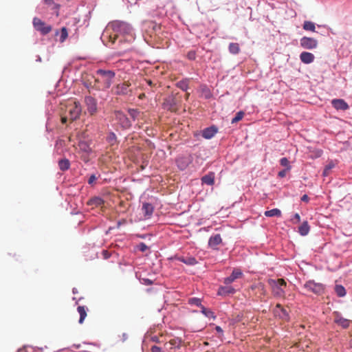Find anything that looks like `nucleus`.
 Wrapping results in <instances>:
<instances>
[{
	"mask_svg": "<svg viewBox=\"0 0 352 352\" xmlns=\"http://www.w3.org/2000/svg\"><path fill=\"white\" fill-rule=\"evenodd\" d=\"M109 25L113 31V35L109 36V41L116 47L122 43H131L135 38V30L132 25L123 21H114Z\"/></svg>",
	"mask_w": 352,
	"mask_h": 352,
	"instance_id": "obj_1",
	"label": "nucleus"
},
{
	"mask_svg": "<svg viewBox=\"0 0 352 352\" xmlns=\"http://www.w3.org/2000/svg\"><path fill=\"white\" fill-rule=\"evenodd\" d=\"M268 284L272 288V293L275 298H284L285 296V291L284 287H286V282L280 278L274 280V279H269Z\"/></svg>",
	"mask_w": 352,
	"mask_h": 352,
	"instance_id": "obj_2",
	"label": "nucleus"
},
{
	"mask_svg": "<svg viewBox=\"0 0 352 352\" xmlns=\"http://www.w3.org/2000/svg\"><path fill=\"white\" fill-rule=\"evenodd\" d=\"M96 74L100 76L103 79V89L110 88L112 85L113 80L115 78L116 73L113 70H106L98 69L96 72Z\"/></svg>",
	"mask_w": 352,
	"mask_h": 352,
	"instance_id": "obj_3",
	"label": "nucleus"
},
{
	"mask_svg": "<svg viewBox=\"0 0 352 352\" xmlns=\"http://www.w3.org/2000/svg\"><path fill=\"white\" fill-rule=\"evenodd\" d=\"M114 113L116 120L122 130H129L131 128L132 121L123 111L116 110Z\"/></svg>",
	"mask_w": 352,
	"mask_h": 352,
	"instance_id": "obj_4",
	"label": "nucleus"
},
{
	"mask_svg": "<svg viewBox=\"0 0 352 352\" xmlns=\"http://www.w3.org/2000/svg\"><path fill=\"white\" fill-rule=\"evenodd\" d=\"M193 158L190 154H180L175 158V164L179 170H185L192 162Z\"/></svg>",
	"mask_w": 352,
	"mask_h": 352,
	"instance_id": "obj_5",
	"label": "nucleus"
},
{
	"mask_svg": "<svg viewBox=\"0 0 352 352\" xmlns=\"http://www.w3.org/2000/svg\"><path fill=\"white\" fill-rule=\"evenodd\" d=\"M304 287L317 295L322 294L325 289V287L323 284L316 283L314 280L307 281L304 285Z\"/></svg>",
	"mask_w": 352,
	"mask_h": 352,
	"instance_id": "obj_6",
	"label": "nucleus"
},
{
	"mask_svg": "<svg viewBox=\"0 0 352 352\" xmlns=\"http://www.w3.org/2000/svg\"><path fill=\"white\" fill-rule=\"evenodd\" d=\"M84 102L87 111L89 115H95L98 111V105L97 100L91 96H85Z\"/></svg>",
	"mask_w": 352,
	"mask_h": 352,
	"instance_id": "obj_7",
	"label": "nucleus"
},
{
	"mask_svg": "<svg viewBox=\"0 0 352 352\" xmlns=\"http://www.w3.org/2000/svg\"><path fill=\"white\" fill-rule=\"evenodd\" d=\"M318 45V41L312 37L302 36L300 39V47L305 50H314L317 48Z\"/></svg>",
	"mask_w": 352,
	"mask_h": 352,
	"instance_id": "obj_8",
	"label": "nucleus"
},
{
	"mask_svg": "<svg viewBox=\"0 0 352 352\" xmlns=\"http://www.w3.org/2000/svg\"><path fill=\"white\" fill-rule=\"evenodd\" d=\"M177 101L173 95H169L164 99L162 108L172 112L176 111Z\"/></svg>",
	"mask_w": 352,
	"mask_h": 352,
	"instance_id": "obj_9",
	"label": "nucleus"
},
{
	"mask_svg": "<svg viewBox=\"0 0 352 352\" xmlns=\"http://www.w3.org/2000/svg\"><path fill=\"white\" fill-rule=\"evenodd\" d=\"M34 28L43 35H46L52 30L51 25H46L40 19L34 17L32 21Z\"/></svg>",
	"mask_w": 352,
	"mask_h": 352,
	"instance_id": "obj_10",
	"label": "nucleus"
},
{
	"mask_svg": "<svg viewBox=\"0 0 352 352\" xmlns=\"http://www.w3.org/2000/svg\"><path fill=\"white\" fill-rule=\"evenodd\" d=\"M274 314L279 319L287 322L290 320L289 312L279 303L276 304L274 309Z\"/></svg>",
	"mask_w": 352,
	"mask_h": 352,
	"instance_id": "obj_11",
	"label": "nucleus"
},
{
	"mask_svg": "<svg viewBox=\"0 0 352 352\" xmlns=\"http://www.w3.org/2000/svg\"><path fill=\"white\" fill-rule=\"evenodd\" d=\"M243 272L239 268H234L232 272V274L224 278L223 283L225 285H230L233 283L236 279L241 278L243 276Z\"/></svg>",
	"mask_w": 352,
	"mask_h": 352,
	"instance_id": "obj_12",
	"label": "nucleus"
},
{
	"mask_svg": "<svg viewBox=\"0 0 352 352\" xmlns=\"http://www.w3.org/2000/svg\"><path fill=\"white\" fill-rule=\"evenodd\" d=\"M331 105L337 111H346L349 109V104L343 99H333L331 100Z\"/></svg>",
	"mask_w": 352,
	"mask_h": 352,
	"instance_id": "obj_13",
	"label": "nucleus"
},
{
	"mask_svg": "<svg viewBox=\"0 0 352 352\" xmlns=\"http://www.w3.org/2000/svg\"><path fill=\"white\" fill-rule=\"evenodd\" d=\"M217 131L218 128L216 126H210L202 131V137L206 140H210L215 135Z\"/></svg>",
	"mask_w": 352,
	"mask_h": 352,
	"instance_id": "obj_14",
	"label": "nucleus"
},
{
	"mask_svg": "<svg viewBox=\"0 0 352 352\" xmlns=\"http://www.w3.org/2000/svg\"><path fill=\"white\" fill-rule=\"evenodd\" d=\"M222 239L220 234L212 235L208 239V246L213 250H217V246L221 243Z\"/></svg>",
	"mask_w": 352,
	"mask_h": 352,
	"instance_id": "obj_15",
	"label": "nucleus"
},
{
	"mask_svg": "<svg viewBox=\"0 0 352 352\" xmlns=\"http://www.w3.org/2000/svg\"><path fill=\"white\" fill-rule=\"evenodd\" d=\"M236 292V289L229 285H226V286H220L217 291V294L219 296H226L230 294H233Z\"/></svg>",
	"mask_w": 352,
	"mask_h": 352,
	"instance_id": "obj_16",
	"label": "nucleus"
},
{
	"mask_svg": "<svg viewBox=\"0 0 352 352\" xmlns=\"http://www.w3.org/2000/svg\"><path fill=\"white\" fill-rule=\"evenodd\" d=\"M314 55L308 52H302L300 54V60L305 64H310L314 61Z\"/></svg>",
	"mask_w": 352,
	"mask_h": 352,
	"instance_id": "obj_17",
	"label": "nucleus"
},
{
	"mask_svg": "<svg viewBox=\"0 0 352 352\" xmlns=\"http://www.w3.org/2000/svg\"><path fill=\"white\" fill-rule=\"evenodd\" d=\"M128 88H129V85L126 83L118 84L114 87L115 94L118 95V96L126 95L128 94Z\"/></svg>",
	"mask_w": 352,
	"mask_h": 352,
	"instance_id": "obj_18",
	"label": "nucleus"
},
{
	"mask_svg": "<svg viewBox=\"0 0 352 352\" xmlns=\"http://www.w3.org/2000/svg\"><path fill=\"white\" fill-rule=\"evenodd\" d=\"M214 178H215L214 173L210 172L201 177V183L203 184L212 186L214 184Z\"/></svg>",
	"mask_w": 352,
	"mask_h": 352,
	"instance_id": "obj_19",
	"label": "nucleus"
},
{
	"mask_svg": "<svg viewBox=\"0 0 352 352\" xmlns=\"http://www.w3.org/2000/svg\"><path fill=\"white\" fill-rule=\"evenodd\" d=\"M43 3L44 6H47L53 11V14L58 16V11L60 9V5L56 3L53 0H43Z\"/></svg>",
	"mask_w": 352,
	"mask_h": 352,
	"instance_id": "obj_20",
	"label": "nucleus"
},
{
	"mask_svg": "<svg viewBox=\"0 0 352 352\" xmlns=\"http://www.w3.org/2000/svg\"><path fill=\"white\" fill-rule=\"evenodd\" d=\"M81 113V107L80 104L75 103V106L70 109L69 114L72 120H75L80 117Z\"/></svg>",
	"mask_w": 352,
	"mask_h": 352,
	"instance_id": "obj_21",
	"label": "nucleus"
},
{
	"mask_svg": "<svg viewBox=\"0 0 352 352\" xmlns=\"http://www.w3.org/2000/svg\"><path fill=\"white\" fill-rule=\"evenodd\" d=\"M142 210L145 217H150L153 212L154 207L151 204L145 202L142 204Z\"/></svg>",
	"mask_w": 352,
	"mask_h": 352,
	"instance_id": "obj_22",
	"label": "nucleus"
},
{
	"mask_svg": "<svg viewBox=\"0 0 352 352\" xmlns=\"http://www.w3.org/2000/svg\"><path fill=\"white\" fill-rule=\"evenodd\" d=\"M310 230V226L307 221H304L298 228V233L302 236H307Z\"/></svg>",
	"mask_w": 352,
	"mask_h": 352,
	"instance_id": "obj_23",
	"label": "nucleus"
},
{
	"mask_svg": "<svg viewBox=\"0 0 352 352\" xmlns=\"http://www.w3.org/2000/svg\"><path fill=\"white\" fill-rule=\"evenodd\" d=\"M334 322L340 325L344 329H346L349 327L350 321L348 319L344 318L341 316H338L336 318Z\"/></svg>",
	"mask_w": 352,
	"mask_h": 352,
	"instance_id": "obj_24",
	"label": "nucleus"
},
{
	"mask_svg": "<svg viewBox=\"0 0 352 352\" xmlns=\"http://www.w3.org/2000/svg\"><path fill=\"white\" fill-rule=\"evenodd\" d=\"M103 204H104L103 199L98 196L92 197L87 202V204L89 206H99Z\"/></svg>",
	"mask_w": 352,
	"mask_h": 352,
	"instance_id": "obj_25",
	"label": "nucleus"
},
{
	"mask_svg": "<svg viewBox=\"0 0 352 352\" xmlns=\"http://www.w3.org/2000/svg\"><path fill=\"white\" fill-rule=\"evenodd\" d=\"M77 311L80 314L78 322L80 324H82L87 316V308L85 306H78L77 308Z\"/></svg>",
	"mask_w": 352,
	"mask_h": 352,
	"instance_id": "obj_26",
	"label": "nucleus"
},
{
	"mask_svg": "<svg viewBox=\"0 0 352 352\" xmlns=\"http://www.w3.org/2000/svg\"><path fill=\"white\" fill-rule=\"evenodd\" d=\"M106 140L110 145H114L118 143L117 136L113 131L108 133Z\"/></svg>",
	"mask_w": 352,
	"mask_h": 352,
	"instance_id": "obj_27",
	"label": "nucleus"
},
{
	"mask_svg": "<svg viewBox=\"0 0 352 352\" xmlns=\"http://www.w3.org/2000/svg\"><path fill=\"white\" fill-rule=\"evenodd\" d=\"M58 166L61 170H63V171L67 170L70 167V162H69V160H67L66 158L61 159L58 161Z\"/></svg>",
	"mask_w": 352,
	"mask_h": 352,
	"instance_id": "obj_28",
	"label": "nucleus"
},
{
	"mask_svg": "<svg viewBox=\"0 0 352 352\" xmlns=\"http://www.w3.org/2000/svg\"><path fill=\"white\" fill-rule=\"evenodd\" d=\"M265 216L267 217H280L281 216V211L278 208H273L270 210H266L265 212Z\"/></svg>",
	"mask_w": 352,
	"mask_h": 352,
	"instance_id": "obj_29",
	"label": "nucleus"
},
{
	"mask_svg": "<svg viewBox=\"0 0 352 352\" xmlns=\"http://www.w3.org/2000/svg\"><path fill=\"white\" fill-rule=\"evenodd\" d=\"M78 146H79V148L82 151V152H85L86 153H91V147L89 146V144L86 141H80L79 142V144H78Z\"/></svg>",
	"mask_w": 352,
	"mask_h": 352,
	"instance_id": "obj_30",
	"label": "nucleus"
},
{
	"mask_svg": "<svg viewBox=\"0 0 352 352\" xmlns=\"http://www.w3.org/2000/svg\"><path fill=\"white\" fill-rule=\"evenodd\" d=\"M201 313L208 318L215 319L216 316L214 313L209 309H206L204 305L201 307Z\"/></svg>",
	"mask_w": 352,
	"mask_h": 352,
	"instance_id": "obj_31",
	"label": "nucleus"
},
{
	"mask_svg": "<svg viewBox=\"0 0 352 352\" xmlns=\"http://www.w3.org/2000/svg\"><path fill=\"white\" fill-rule=\"evenodd\" d=\"M228 50L232 54H238L240 52V47L237 43H230L228 46Z\"/></svg>",
	"mask_w": 352,
	"mask_h": 352,
	"instance_id": "obj_32",
	"label": "nucleus"
},
{
	"mask_svg": "<svg viewBox=\"0 0 352 352\" xmlns=\"http://www.w3.org/2000/svg\"><path fill=\"white\" fill-rule=\"evenodd\" d=\"M177 87L184 91H186L188 89V79H183L176 84Z\"/></svg>",
	"mask_w": 352,
	"mask_h": 352,
	"instance_id": "obj_33",
	"label": "nucleus"
},
{
	"mask_svg": "<svg viewBox=\"0 0 352 352\" xmlns=\"http://www.w3.org/2000/svg\"><path fill=\"white\" fill-rule=\"evenodd\" d=\"M127 111L131 118V121H135L140 113V111L137 109L129 108Z\"/></svg>",
	"mask_w": 352,
	"mask_h": 352,
	"instance_id": "obj_34",
	"label": "nucleus"
},
{
	"mask_svg": "<svg viewBox=\"0 0 352 352\" xmlns=\"http://www.w3.org/2000/svg\"><path fill=\"white\" fill-rule=\"evenodd\" d=\"M335 292L338 297H344L346 294L345 288L341 285L335 286Z\"/></svg>",
	"mask_w": 352,
	"mask_h": 352,
	"instance_id": "obj_35",
	"label": "nucleus"
},
{
	"mask_svg": "<svg viewBox=\"0 0 352 352\" xmlns=\"http://www.w3.org/2000/svg\"><path fill=\"white\" fill-rule=\"evenodd\" d=\"M303 29L305 30L315 32L316 31L315 23L312 21H305L303 23Z\"/></svg>",
	"mask_w": 352,
	"mask_h": 352,
	"instance_id": "obj_36",
	"label": "nucleus"
},
{
	"mask_svg": "<svg viewBox=\"0 0 352 352\" xmlns=\"http://www.w3.org/2000/svg\"><path fill=\"white\" fill-rule=\"evenodd\" d=\"M81 82L82 85L87 89L89 92H91V90L95 89V86L92 85V82L90 79L83 78Z\"/></svg>",
	"mask_w": 352,
	"mask_h": 352,
	"instance_id": "obj_37",
	"label": "nucleus"
},
{
	"mask_svg": "<svg viewBox=\"0 0 352 352\" xmlns=\"http://www.w3.org/2000/svg\"><path fill=\"white\" fill-rule=\"evenodd\" d=\"M42 349L40 348H34L31 346H26L22 349H20L17 351V352H41Z\"/></svg>",
	"mask_w": 352,
	"mask_h": 352,
	"instance_id": "obj_38",
	"label": "nucleus"
},
{
	"mask_svg": "<svg viewBox=\"0 0 352 352\" xmlns=\"http://www.w3.org/2000/svg\"><path fill=\"white\" fill-rule=\"evenodd\" d=\"M201 90V94H202L203 96L204 97V98L210 99L212 98V94L211 93V91L206 85L202 86Z\"/></svg>",
	"mask_w": 352,
	"mask_h": 352,
	"instance_id": "obj_39",
	"label": "nucleus"
},
{
	"mask_svg": "<svg viewBox=\"0 0 352 352\" xmlns=\"http://www.w3.org/2000/svg\"><path fill=\"white\" fill-rule=\"evenodd\" d=\"M188 304L190 305H195V306L199 307L200 308L201 307V306H203L201 304V298H197V297L190 298L188 299Z\"/></svg>",
	"mask_w": 352,
	"mask_h": 352,
	"instance_id": "obj_40",
	"label": "nucleus"
},
{
	"mask_svg": "<svg viewBox=\"0 0 352 352\" xmlns=\"http://www.w3.org/2000/svg\"><path fill=\"white\" fill-rule=\"evenodd\" d=\"M243 116H244V112L242 111H239V112H237L236 113L235 116L232 119L231 123L232 124L236 123L239 121L241 120L242 118H243Z\"/></svg>",
	"mask_w": 352,
	"mask_h": 352,
	"instance_id": "obj_41",
	"label": "nucleus"
},
{
	"mask_svg": "<svg viewBox=\"0 0 352 352\" xmlns=\"http://www.w3.org/2000/svg\"><path fill=\"white\" fill-rule=\"evenodd\" d=\"M198 263L197 260L194 256H188L186 258L185 264L189 266H194Z\"/></svg>",
	"mask_w": 352,
	"mask_h": 352,
	"instance_id": "obj_42",
	"label": "nucleus"
},
{
	"mask_svg": "<svg viewBox=\"0 0 352 352\" xmlns=\"http://www.w3.org/2000/svg\"><path fill=\"white\" fill-rule=\"evenodd\" d=\"M335 166V164L331 162L327 165L325 166L322 175L323 176H327L329 175V171Z\"/></svg>",
	"mask_w": 352,
	"mask_h": 352,
	"instance_id": "obj_43",
	"label": "nucleus"
},
{
	"mask_svg": "<svg viewBox=\"0 0 352 352\" xmlns=\"http://www.w3.org/2000/svg\"><path fill=\"white\" fill-rule=\"evenodd\" d=\"M280 164L282 166L285 167V169H287V170H290L291 168H292L290 164H289V160H288V159L287 157H282L280 160Z\"/></svg>",
	"mask_w": 352,
	"mask_h": 352,
	"instance_id": "obj_44",
	"label": "nucleus"
},
{
	"mask_svg": "<svg viewBox=\"0 0 352 352\" xmlns=\"http://www.w3.org/2000/svg\"><path fill=\"white\" fill-rule=\"evenodd\" d=\"M67 36H68V32H67V28L65 27L62 28L61 30H60V41L61 42H63L66 39Z\"/></svg>",
	"mask_w": 352,
	"mask_h": 352,
	"instance_id": "obj_45",
	"label": "nucleus"
},
{
	"mask_svg": "<svg viewBox=\"0 0 352 352\" xmlns=\"http://www.w3.org/2000/svg\"><path fill=\"white\" fill-rule=\"evenodd\" d=\"M36 12L40 14L45 13V6L43 3V2L38 5V6L36 8Z\"/></svg>",
	"mask_w": 352,
	"mask_h": 352,
	"instance_id": "obj_46",
	"label": "nucleus"
},
{
	"mask_svg": "<svg viewBox=\"0 0 352 352\" xmlns=\"http://www.w3.org/2000/svg\"><path fill=\"white\" fill-rule=\"evenodd\" d=\"M137 248L139 251L144 252L148 249V247L144 243L141 242L137 245Z\"/></svg>",
	"mask_w": 352,
	"mask_h": 352,
	"instance_id": "obj_47",
	"label": "nucleus"
},
{
	"mask_svg": "<svg viewBox=\"0 0 352 352\" xmlns=\"http://www.w3.org/2000/svg\"><path fill=\"white\" fill-rule=\"evenodd\" d=\"M187 58L190 60H195L196 58V52L194 50H190L187 53Z\"/></svg>",
	"mask_w": 352,
	"mask_h": 352,
	"instance_id": "obj_48",
	"label": "nucleus"
},
{
	"mask_svg": "<svg viewBox=\"0 0 352 352\" xmlns=\"http://www.w3.org/2000/svg\"><path fill=\"white\" fill-rule=\"evenodd\" d=\"M98 179V177L96 176L95 174H91L88 180H87V183L89 184V185H93L94 182Z\"/></svg>",
	"mask_w": 352,
	"mask_h": 352,
	"instance_id": "obj_49",
	"label": "nucleus"
},
{
	"mask_svg": "<svg viewBox=\"0 0 352 352\" xmlns=\"http://www.w3.org/2000/svg\"><path fill=\"white\" fill-rule=\"evenodd\" d=\"M141 283L145 285L149 286L153 285V282L149 278H144L141 279Z\"/></svg>",
	"mask_w": 352,
	"mask_h": 352,
	"instance_id": "obj_50",
	"label": "nucleus"
},
{
	"mask_svg": "<svg viewBox=\"0 0 352 352\" xmlns=\"http://www.w3.org/2000/svg\"><path fill=\"white\" fill-rule=\"evenodd\" d=\"M294 223H300V217L298 213H295L294 214L293 218L292 219Z\"/></svg>",
	"mask_w": 352,
	"mask_h": 352,
	"instance_id": "obj_51",
	"label": "nucleus"
},
{
	"mask_svg": "<svg viewBox=\"0 0 352 352\" xmlns=\"http://www.w3.org/2000/svg\"><path fill=\"white\" fill-rule=\"evenodd\" d=\"M173 258L185 264L186 257L175 255Z\"/></svg>",
	"mask_w": 352,
	"mask_h": 352,
	"instance_id": "obj_52",
	"label": "nucleus"
},
{
	"mask_svg": "<svg viewBox=\"0 0 352 352\" xmlns=\"http://www.w3.org/2000/svg\"><path fill=\"white\" fill-rule=\"evenodd\" d=\"M102 256H103V258L104 259H108L111 256V254L109 252H108L107 250H102Z\"/></svg>",
	"mask_w": 352,
	"mask_h": 352,
	"instance_id": "obj_53",
	"label": "nucleus"
},
{
	"mask_svg": "<svg viewBox=\"0 0 352 352\" xmlns=\"http://www.w3.org/2000/svg\"><path fill=\"white\" fill-rule=\"evenodd\" d=\"M151 352H163L161 347L154 345L151 349Z\"/></svg>",
	"mask_w": 352,
	"mask_h": 352,
	"instance_id": "obj_54",
	"label": "nucleus"
},
{
	"mask_svg": "<svg viewBox=\"0 0 352 352\" xmlns=\"http://www.w3.org/2000/svg\"><path fill=\"white\" fill-rule=\"evenodd\" d=\"M288 170H287V169H285H285H283V170H282L279 171V172H278V176L279 177H285V175H286V173H287V172Z\"/></svg>",
	"mask_w": 352,
	"mask_h": 352,
	"instance_id": "obj_55",
	"label": "nucleus"
},
{
	"mask_svg": "<svg viewBox=\"0 0 352 352\" xmlns=\"http://www.w3.org/2000/svg\"><path fill=\"white\" fill-rule=\"evenodd\" d=\"M300 200H301L302 201H303V202H306V203H307V202H309V197H308V195H303L301 197Z\"/></svg>",
	"mask_w": 352,
	"mask_h": 352,
	"instance_id": "obj_56",
	"label": "nucleus"
},
{
	"mask_svg": "<svg viewBox=\"0 0 352 352\" xmlns=\"http://www.w3.org/2000/svg\"><path fill=\"white\" fill-rule=\"evenodd\" d=\"M215 331L219 333V334H222L223 333V331L222 329V328L220 327V326H216L215 327Z\"/></svg>",
	"mask_w": 352,
	"mask_h": 352,
	"instance_id": "obj_57",
	"label": "nucleus"
},
{
	"mask_svg": "<svg viewBox=\"0 0 352 352\" xmlns=\"http://www.w3.org/2000/svg\"><path fill=\"white\" fill-rule=\"evenodd\" d=\"M122 341H125L128 338V336L126 333H123L122 335Z\"/></svg>",
	"mask_w": 352,
	"mask_h": 352,
	"instance_id": "obj_58",
	"label": "nucleus"
},
{
	"mask_svg": "<svg viewBox=\"0 0 352 352\" xmlns=\"http://www.w3.org/2000/svg\"><path fill=\"white\" fill-rule=\"evenodd\" d=\"M151 340L155 342H159V338L157 336L152 337Z\"/></svg>",
	"mask_w": 352,
	"mask_h": 352,
	"instance_id": "obj_59",
	"label": "nucleus"
},
{
	"mask_svg": "<svg viewBox=\"0 0 352 352\" xmlns=\"http://www.w3.org/2000/svg\"><path fill=\"white\" fill-rule=\"evenodd\" d=\"M72 292H73V294H76V293H78V290H77V289H76V288H75V287H74V288H73V289H72Z\"/></svg>",
	"mask_w": 352,
	"mask_h": 352,
	"instance_id": "obj_60",
	"label": "nucleus"
},
{
	"mask_svg": "<svg viewBox=\"0 0 352 352\" xmlns=\"http://www.w3.org/2000/svg\"><path fill=\"white\" fill-rule=\"evenodd\" d=\"M36 61H41V58L39 56L37 57Z\"/></svg>",
	"mask_w": 352,
	"mask_h": 352,
	"instance_id": "obj_61",
	"label": "nucleus"
},
{
	"mask_svg": "<svg viewBox=\"0 0 352 352\" xmlns=\"http://www.w3.org/2000/svg\"><path fill=\"white\" fill-rule=\"evenodd\" d=\"M62 122H63V123H65V122H66V118H62Z\"/></svg>",
	"mask_w": 352,
	"mask_h": 352,
	"instance_id": "obj_62",
	"label": "nucleus"
},
{
	"mask_svg": "<svg viewBox=\"0 0 352 352\" xmlns=\"http://www.w3.org/2000/svg\"><path fill=\"white\" fill-rule=\"evenodd\" d=\"M95 82H99V80L98 78H95Z\"/></svg>",
	"mask_w": 352,
	"mask_h": 352,
	"instance_id": "obj_63",
	"label": "nucleus"
}]
</instances>
